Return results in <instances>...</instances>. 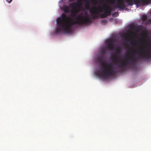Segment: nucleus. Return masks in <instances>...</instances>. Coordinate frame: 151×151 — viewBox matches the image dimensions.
Instances as JSON below:
<instances>
[{
	"label": "nucleus",
	"mask_w": 151,
	"mask_h": 151,
	"mask_svg": "<svg viewBox=\"0 0 151 151\" xmlns=\"http://www.w3.org/2000/svg\"><path fill=\"white\" fill-rule=\"evenodd\" d=\"M90 11L92 14H96L99 13V11L101 12L102 9L101 6H99L97 7H93L92 9L90 10Z\"/></svg>",
	"instance_id": "obj_9"
},
{
	"label": "nucleus",
	"mask_w": 151,
	"mask_h": 151,
	"mask_svg": "<svg viewBox=\"0 0 151 151\" xmlns=\"http://www.w3.org/2000/svg\"><path fill=\"white\" fill-rule=\"evenodd\" d=\"M106 49L109 50H115L114 47V40L112 39H110L106 41Z\"/></svg>",
	"instance_id": "obj_7"
},
{
	"label": "nucleus",
	"mask_w": 151,
	"mask_h": 151,
	"mask_svg": "<svg viewBox=\"0 0 151 151\" xmlns=\"http://www.w3.org/2000/svg\"><path fill=\"white\" fill-rule=\"evenodd\" d=\"M76 20H71L65 14H63L61 17L58 18L57 20V26L55 30V33L58 34L61 32L65 33L69 32L72 27L75 24L88 25L91 22L89 15L86 14L85 16L81 14L78 15L75 18Z\"/></svg>",
	"instance_id": "obj_1"
},
{
	"label": "nucleus",
	"mask_w": 151,
	"mask_h": 151,
	"mask_svg": "<svg viewBox=\"0 0 151 151\" xmlns=\"http://www.w3.org/2000/svg\"><path fill=\"white\" fill-rule=\"evenodd\" d=\"M83 1L88 2V0H83ZM77 2H73L70 4V7L76 13H78L80 11V8L82 5V0H77Z\"/></svg>",
	"instance_id": "obj_5"
},
{
	"label": "nucleus",
	"mask_w": 151,
	"mask_h": 151,
	"mask_svg": "<svg viewBox=\"0 0 151 151\" xmlns=\"http://www.w3.org/2000/svg\"><path fill=\"white\" fill-rule=\"evenodd\" d=\"M89 3H88L87 4H86L85 5V7H86V8H89Z\"/></svg>",
	"instance_id": "obj_18"
},
{
	"label": "nucleus",
	"mask_w": 151,
	"mask_h": 151,
	"mask_svg": "<svg viewBox=\"0 0 151 151\" xmlns=\"http://www.w3.org/2000/svg\"><path fill=\"white\" fill-rule=\"evenodd\" d=\"M63 11L65 13H68L70 12L69 11V7L67 5H64L63 6Z\"/></svg>",
	"instance_id": "obj_11"
},
{
	"label": "nucleus",
	"mask_w": 151,
	"mask_h": 151,
	"mask_svg": "<svg viewBox=\"0 0 151 151\" xmlns=\"http://www.w3.org/2000/svg\"><path fill=\"white\" fill-rule=\"evenodd\" d=\"M145 4H151V0H141V1Z\"/></svg>",
	"instance_id": "obj_12"
},
{
	"label": "nucleus",
	"mask_w": 151,
	"mask_h": 151,
	"mask_svg": "<svg viewBox=\"0 0 151 151\" xmlns=\"http://www.w3.org/2000/svg\"><path fill=\"white\" fill-rule=\"evenodd\" d=\"M103 7L105 10L104 14L101 15V17L104 18L106 17L108 15L111 14L112 9L111 8L106 4H104L103 5Z\"/></svg>",
	"instance_id": "obj_6"
},
{
	"label": "nucleus",
	"mask_w": 151,
	"mask_h": 151,
	"mask_svg": "<svg viewBox=\"0 0 151 151\" xmlns=\"http://www.w3.org/2000/svg\"><path fill=\"white\" fill-rule=\"evenodd\" d=\"M101 53L102 55L104 56L106 53V50L104 48H102L101 49Z\"/></svg>",
	"instance_id": "obj_13"
},
{
	"label": "nucleus",
	"mask_w": 151,
	"mask_h": 151,
	"mask_svg": "<svg viewBox=\"0 0 151 151\" xmlns=\"http://www.w3.org/2000/svg\"><path fill=\"white\" fill-rule=\"evenodd\" d=\"M69 1L70 2H73L75 1V0H69Z\"/></svg>",
	"instance_id": "obj_21"
},
{
	"label": "nucleus",
	"mask_w": 151,
	"mask_h": 151,
	"mask_svg": "<svg viewBox=\"0 0 151 151\" xmlns=\"http://www.w3.org/2000/svg\"><path fill=\"white\" fill-rule=\"evenodd\" d=\"M147 16L146 15L144 14L142 16V20L145 21L147 20Z\"/></svg>",
	"instance_id": "obj_16"
},
{
	"label": "nucleus",
	"mask_w": 151,
	"mask_h": 151,
	"mask_svg": "<svg viewBox=\"0 0 151 151\" xmlns=\"http://www.w3.org/2000/svg\"><path fill=\"white\" fill-rule=\"evenodd\" d=\"M142 44L143 45H145V44L144 43V42L142 43Z\"/></svg>",
	"instance_id": "obj_22"
},
{
	"label": "nucleus",
	"mask_w": 151,
	"mask_h": 151,
	"mask_svg": "<svg viewBox=\"0 0 151 151\" xmlns=\"http://www.w3.org/2000/svg\"><path fill=\"white\" fill-rule=\"evenodd\" d=\"M128 5L132 6L134 4L136 5L144 6L145 4L142 2L141 0H125ZM116 6L120 10H124L126 7L124 0H117Z\"/></svg>",
	"instance_id": "obj_4"
},
{
	"label": "nucleus",
	"mask_w": 151,
	"mask_h": 151,
	"mask_svg": "<svg viewBox=\"0 0 151 151\" xmlns=\"http://www.w3.org/2000/svg\"><path fill=\"white\" fill-rule=\"evenodd\" d=\"M117 13V12H114V14H116Z\"/></svg>",
	"instance_id": "obj_25"
},
{
	"label": "nucleus",
	"mask_w": 151,
	"mask_h": 151,
	"mask_svg": "<svg viewBox=\"0 0 151 151\" xmlns=\"http://www.w3.org/2000/svg\"><path fill=\"white\" fill-rule=\"evenodd\" d=\"M6 1L8 2L9 3L11 2L12 0H6Z\"/></svg>",
	"instance_id": "obj_19"
},
{
	"label": "nucleus",
	"mask_w": 151,
	"mask_h": 151,
	"mask_svg": "<svg viewBox=\"0 0 151 151\" xmlns=\"http://www.w3.org/2000/svg\"><path fill=\"white\" fill-rule=\"evenodd\" d=\"M93 4L96 5L97 4V1L95 0H94L93 1Z\"/></svg>",
	"instance_id": "obj_17"
},
{
	"label": "nucleus",
	"mask_w": 151,
	"mask_h": 151,
	"mask_svg": "<svg viewBox=\"0 0 151 151\" xmlns=\"http://www.w3.org/2000/svg\"><path fill=\"white\" fill-rule=\"evenodd\" d=\"M134 33L132 32H130V33L128 32L127 33V35H124V37L125 38L126 40H128L129 41H130L132 44H133V42L131 40L129 37L131 36L132 34H134Z\"/></svg>",
	"instance_id": "obj_10"
},
{
	"label": "nucleus",
	"mask_w": 151,
	"mask_h": 151,
	"mask_svg": "<svg viewBox=\"0 0 151 151\" xmlns=\"http://www.w3.org/2000/svg\"><path fill=\"white\" fill-rule=\"evenodd\" d=\"M135 42H138V41H137V40H135Z\"/></svg>",
	"instance_id": "obj_23"
},
{
	"label": "nucleus",
	"mask_w": 151,
	"mask_h": 151,
	"mask_svg": "<svg viewBox=\"0 0 151 151\" xmlns=\"http://www.w3.org/2000/svg\"><path fill=\"white\" fill-rule=\"evenodd\" d=\"M116 50L115 55H113L112 58L113 61L115 62L116 64L118 65L119 67H125L128 65L132 64L136 60V58L134 56L135 54V52L133 50L131 49V52H130L129 50L127 51L129 55L125 56V61H124L123 60H121L119 61H118V59H120L119 56L121 50V47L119 46L116 48Z\"/></svg>",
	"instance_id": "obj_2"
},
{
	"label": "nucleus",
	"mask_w": 151,
	"mask_h": 151,
	"mask_svg": "<svg viewBox=\"0 0 151 151\" xmlns=\"http://www.w3.org/2000/svg\"><path fill=\"white\" fill-rule=\"evenodd\" d=\"M97 60L103 66V69L100 68L97 70V75L98 76L106 78L114 75L115 72L114 69V68L112 63L105 64L104 56L100 55L98 56Z\"/></svg>",
	"instance_id": "obj_3"
},
{
	"label": "nucleus",
	"mask_w": 151,
	"mask_h": 151,
	"mask_svg": "<svg viewBox=\"0 0 151 151\" xmlns=\"http://www.w3.org/2000/svg\"><path fill=\"white\" fill-rule=\"evenodd\" d=\"M150 46L151 47V44H150Z\"/></svg>",
	"instance_id": "obj_24"
},
{
	"label": "nucleus",
	"mask_w": 151,
	"mask_h": 151,
	"mask_svg": "<svg viewBox=\"0 0 151 151\" xmlns=\"http://www.w3.org/2000/svg\"><path fill=\"white\" fill-rule=\"evenodd\" d=\"M107 2L110 4H114L115 3V0H108Z\"/></svg>",
	"instance_id": "obj_14"
},
{
	"label": "nucleus",
	"mask_w": 151,
	"mask_h": 151,
	"mask_svg": "<svg viewBox=\"0 0 151 151\" xmlns=\"http://www.w3.org/2000/svg\"><path fill=\"white\" fill-rule=\"evenodd\" d=\"M98 16L97 15H95L94 17H93V18L94 19H96V18H98Z\"/></svg>",
	"instance_id": "obj_20"
},
{
	"label": "nucleus",
	"mask_w": 151,
	"mask_h": 151,
	"mask_svg": "<svg viewBox=\"0 0 151 151\" xmlns=\"http://www.w3.org/2000/svg\"><path fill=\"white\" fill-rule=\"evenodd\" d=\"M141 29H141H140H140Z\"/></svg>",
	"instance_id": "obj_26"
},
{
	"label": "nucleus",
	"mask_w": 151,
	"mask_h": 151,
	"mask_svg": "<svg viewBox=\"0 0 151 151\" xmlns=\"http://www.w3.org/2000/svg\"><path fill=\"white\" fill-rule=\"evenodd\" d=\"M146 47H144L138 49V52H139L140 55H139V57L142 58H144L146 57H147L148 54L151 55V51L150 52H147V54H145V51Z\"/></svg>",
	"instance_id": "obj_8"
},
{
	"label": "nucleus",
	"mask_w": 151,
	"mask_h": 151,
	"mask_svg": "<svg viewBox=\"0 0 151 151\" xmlns=\"http://www.w3.org/2000/svg\"><path fill=\"white\" fill-rule=\"evenodd\" d=\"M72 11H70V12H72V14L71 15V17H72L74 18L76 16V13H77L75 12H74L73 10L72 9Z\"/></svg>",
	"instance_id": "obj_15"
}]
</instances>
